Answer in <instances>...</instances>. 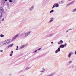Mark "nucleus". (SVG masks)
Listing matches in <instances>:
<instances>
[{"label": "nucleus", "instance_id": "f257e3e1", "mask_svg": "<svg viewBox=\"0 0 76 76\" xmlns=\"http://www.w3.org/2000/svg\"><path fill=\"white\" fill-rule=\"evenodd\" d=\"M11 40L10 39H9L4 41H3L2 42V43H0V48L2 47L4 45H7L10 43V42H10Z\"/></svg>", "mask_w": 76, "mask_h": 76}, {"label": "nucleus", "instance_id": "f03ea898", "mask_svg": "<svg viewBox=\"0 0 76 76\" xmlns=\"http://www.w3.org/2000/svg\"><path fill=\"white\" fill-rule=\"evenodd\" d=\"M31 31H29L26 32H25L24 34V33H22L20 34V35L23 37H27L31 33Z\"/></svg>", "mask_w": 76, "mask_h": 76}, {"label": "nucleus", "instance_id": "7ed1b4c3", "mask_svg": "<svg viewBox=\"0 0 76 76\" xmlns=\"http://www.w3.org/2000/svg\"><path fill=\"white\" fill-rule=\"evenodd\" d=\"M19 34H20V33L15 35L14 37L12 39V41H14L18 37L19 35Z\"/></svg>", "mask_w": 76, "mask_h": 76}, {"label": "nucleus", "instance_id": "20e7f679", "mask_svg": "<svg viewBox=\"0 0 76 76\" xmlns=\"http://www.w3.org/2000/svg\"><path fill=\"white\" fill-rule=\"evenodd\" d=\"M73 53L72 51H71L70 53H69V54L68 55V57L69 58H71L72 55H73Z\"/></svg>", "mask_w": 76, "mask_h": 76}, {"label": "nucleus", "instance_id": "39448f33", "mask_svg": "<svg viewBox=\"0 0 76 76\" xmlns=\"http://www.w3.org/2000/svg\"><path fill=\"white\" fill-rule=\"evenodd\" d=\"M0 12L1 13H4V11L2 7H0Z\"/></svg>", "mask_w": 76, "mask_h": 76}, {"label": "nucleus", "instance_id": "423d86ee", "mask_svg": "<svg viewBox=\"0 0 76 76\" xmlns=\"http://www.w3.org/2000/svg\"><path fill=\"white\" fill-rule=\"evenodd\" d=\"M50 20L48 22V23H52V22L54 21V19L53 17H51L50 18Z\"/></svg>", "mask_w": 76, "mask_h": 76}, {"label": "nucleus", "instance_id": "0eeeda50", "mask_svg": "<svg viewBox=\"0 0 76 76\" xmlns=\"http://www.w3.org/2000/svg\"><path fill=\"white\" fill-rule=\"evenodd\" d=\"M34 5H32L31 7L29 9V10L31 11H32L33 10V9L34 8Z\"/></svg>", "mask_w": 76, "mask_h": 76}, {"label": "nucleus", "instance_id": "6e6552de", "mask_svg": "<svg viewBox=\"0 0 76 76\" xmlns=\"http://www.w3.org/2000/svg\"><path fill=\"white\" fill-rule=\"evenodd\" d=\"M55 34V33H52L51 34H50L49 35H48L47 36V37H50L51 36H52L53 35H54Z\"/></svg>", "mask_w": 76, "mask_h": 76}, {"label": "nucleus", "instance_id": "1a4fd4ad", "mask_svg": "<svg viewBox=\"0 0 76 76\" xmlns=\"http://www.w3.org/2000/svg\"><path fill=\"white\" fill-rule=\"evenodd\" d=\"M13 44H10L8 46V48H11V47H12V46H13Z\"/></svg>", "mask_w": 76, "mask_h": 76}, {"label": "nucleus", "instance_id": "9d476101", "mask_svg": "<svg viewBox=\"0 0 76 76\" xmlns=\"http://www.w3.org/2000/svg\"><path fill=\"white\" fill-rule=\"evenodd\" d=\"M58 44L60 45L63 43V41L62 40H61L60 42H58Z\"/></svg>", "mask_w": 76, "mask_h": 76}, {"label": "nucleus", "instance_id": "9b49d317", "mask_svg": "<svg viewBox=\"0 0 76 76\" xmlns=\"http://www.w3.org/2000/svg\"><path fill=\"white\" fill-rule=\"evenodd\" d=\"M31 66H28L25 69V70H27L31 68Z\"/></svg>", "mask_w": 76, "mask_h": 76}, {"label": "nucleus", "instance_id": "f8f14e48", "mask_svg": "<svg viewBox=\"0 0 76 76\" xmlns=\"http://www.w3.org/2000/svg\"><path fill=\"white\" fill-rule=\"evenodd\" d=\"M27 45L26 44H25L23 45V46H22L20 48L21 49H22V48H24V47H25Z\"/></svg>", "mask_w": 76, "mask_h": 76}, {"label": "nucleus", "instance_id": "ddd939ff", "mask_svg": "<svg viewBox=\"0 0 76 76\" xmlns=\"http://www.w3.org/2000/svg\"><path fill=\"white\" fill-rule=\"evenodd\" d=\"M64 45L62 44L59 47V48H64Z\"/></svg>", "mask_w": 76, "mask_h": 76}, {"label": "nucleus", "instance_id": "4468645a", "mask_svg": "<svg viewBox=\"0 0 76 76\" xmlns=\"http://www.w3.org/2000/svg\"><path fill=\"white\" fill-rule=\"evenodd\" d=\"M56 7V3H55L54 4V5L53 6V7H52V9H54L55 7Z\"/></svg>", "mask_w": 76, "mask_h": 76}, {"label": "nucleus", "instance_id": "2eb2a0df", "mask_svg": "<svg viewBox=\"0 0 76 76\" xmlns=\"http://www.w3.org/2000/svg\"><path fill=\"white\" fill-rule=\"evenodd\" d=\"M72 12L74 13L76 12V8L73 9L72 11Z\"/></svg>", "mask_w": 76, "mask_h": 76}, {"label": "nucleus", "instance_id": "dca6fc26", "mask_svg": "<svg viewBox=\"0 0 76 76\" xmlns=\"http://www.w3.org/2000/svg\"><path fill=\"white\" fill-rule=\"evenodd\" d=\"M3 17V15L2 13L0 12V19L1 18V17Z\"/></svg>", "mask_w": 76, "mask_h": 76}, {"label": "nucleus", "instance_id": "f3484780", "mask_svg": "<svg viewBox=\"0 0 76 76\" xmlns=\"http://www.w3.org/2000/svg\"><path fill=\"white\" fill-rule=\"evenodd\" d=\"M56 4V7H59V5L58 3H57Z\"/></svg>", "mask_w": 76, "mask_h": 76}, {"label": "nucleus", "instance_id": "a211bd4d", "mask_svg": "<svg viewBox=\"0 0 76 76\" xmlns=\"http://www.w3.org/2000/svg\"><path fill=\"white\" fill-rule=\"evenodd\" d=\"M54 12V10H52L50 11V14H51L52 13Z\"/></svg>", "mask_w": 76, "mask_h": 76}, {"label": "nucleus", "instance_id": "6ab92c4d", "mask_svg": "<svg viewBox=\"0 0 76 76\" xmlns=\"http://www.w3.org/2000/svg\"><path fill=\"white\" fill-rule=\"evenodd\" d=\"M72 4L71 2H70V3H69L67 4V6H69V5H72Z\"/></svg>", "mask_w": 76, "mask_h": 76}, {"label": "nucleus", "instance_id": "aec40b11", "mask_svg": "<svg viewBox=\"0 0 76 76\" xmlns=\"http://www.w3.org/2000/svg\"><path fill=\"white\" fill-rule=\"evenodd\" d=\"M13 3L15 4L16 3V2L15 0H13L12 1Z\"/></svg>", "mask_w": 76, "mask_h": 76}, {"label": "nucleus", "instance_id": "412c9836", "mask_svg": "<svg viewBox=\"0 0 76 76\" xmlns=\"http://www.w3.org/2000/svg\"><path fill=\"white\" fill-rule=\"evenodd\" d=\"M72 60H70L68 62L69 64H70L71 63H72Z\"/></svg>", "mask_w": 76, "mask_h": 76}, {"label": "nucleus", "instance_id": "4be33fe9", "mask_svg": "<svg viewBox=\"0 0 76 76\" xmlns=\"http://www.w3.org/2000/svg\"><path fill=\"white\" fill-rule=\"evenodd\" d=\"M7 4L8 6V7L10 6L9 2H7Z\"/></svg>", "mask_w": 76, "mask_h": 76}, {"label": "nucleus", "instance_id": "5701e85b", "mask_svg": "<svg viewBox=\"0 0 76 76\" xmlns=\"http://www.w3.org/2000/svg\"><path fill=\"white\" fill-rule=\"evenodd\" d=\"M60 48H58L57 50L58 52H60Z\"/></svg>", "mask_w": 76, "mask_h": 76}, {"label": "nucleus", "instance_id": "b1692460", "mask_svg": "<svg viewBox=\"0 0 76 76\" xmlns=\"http://www.w3.org/2000/svg\"><path fill=\"white\" fill-rule=\"evenodd\" d=\"M37 52V50H36L35 51H34V52H33L32 53L34 54L35 53H36Z\"/></svg>", "mask_w": 76, "mask_h": 76}, {"label": "nucleus", "instance_id": "393cba45", "mask_svg": "<svg viewBox=\"0 0 76 76\" xmlns=\"http://www.w3.org/2000/svg\"><path fill=\"white\" fill-rule=\"evenodd\" d=\"M4 35H3V34H1L0 35V37H4Z\"/></svg>", "mask_w": 76, "mask_h": 76}, {"label": "nucleus", "instance_id": "a878e982", "mask_svg": "<svg viewBox=\"0 0 76 76\" xmlns=\"http://www.w3.org/2000/svg\"><path fill=\"white\" fill-rule=\"evenodd\" d=\"M54 75V74H51L50 75H49L50 76H53Z\"/></svg>", "mask_w": 76, "mask_h": 76}, {"label": "nucleus", "instance_id": "bb28decb", "mask_svg": "<svg viewBox=\"0 0 76 76\" xmlns=\"http://www.w3.org/2000/svg\"><path fill=\"white\" fill-rule=\"evenodd\" d=\"M74 2H75V1H71V3L72 4H74Z\"/></svg>", "mask_w": 76, "mask_h": 76}, {"label": "nucleus", "instance_id": "cd10ccee", "mask_svg": "<svg viewBox=\"0 0 76 76\" xmlns=\"http://www.w3.org/2000/svg\"><path fill=\"white\" fill-rule=\"evenodd\" d=\"M16 48H17L16 49V50H18V46H17Z\"/></svg>", "mask_w": 76, "mask_h": 76}, {"label": "nucleus", "instance_id": "c85d7f7f", "mask_svg": "<svg viewBox=\"0 0 76 76\" xmlns=\"http://www.w3.org/2000/svg\"><path fill=\"white\" fill-rule=\"evenodd\" d=\"M67 45V44L66 43H65L64 45V47H66V46Z\"/></svg>", "mask_w": 76, "mask_h": 76}, {"label": "nucleus", "instance_id": "c756f323", "mask_svg": "<svg viewBox=\"0 0 76 76\" xmlns=\"http://www.w3.org/2000/svg\"><path fill=\"white\" fill-rule=\"evenodd\" d=\"M58 52V50H56L55 51V53H57Z\"/></svg>", "mask_w": 76, "mask_h": 76}, {"label": "nucleus", "instance_id": "7c9ffc66", "mask_svg": "<svg viewBox=\"0 0 76 76\" xmlns=\"http://www.w3.org/2000/svg\"><path fill=\"white\" fill-rule=\"evenodd\" d=\"M9 1L11 3L12 2V0H9Z\"/></svg>", "mask_w": 76, "mask_h": 76}, {"label": "nucleus", "instance_id": "2f4dec72", "mask_svg": "<svg viewBox=\"0 0 76 76\" xmlns=\"http://www.w3.org/2000/svg\"><path fill=\"white\" fill-rule=\"evenodd\" d=\"M61 2L62 3H64V1H61Z\"/></svg>", "mask_w": 76, "mask_h": 76}, {"label": "nucleus", "instance_id": "473e14b6", "mask_svg": "<svg viewBox=\"0 0 76 76\" xmlns=\"http://www.w3.org/2000/svg\"><path fill=\"white\" fill-rule=\"evenodd\" d=\"M41 49V48H39L38 49H37V51H39V50H40Z\"/></svg>", "mask_w": 76, "mask_h": 76}, {"label": "nucleus", "instance_id": "72a5a7b5", "mask_svg": "<svg viewBox=\"0 0 76 76\" xmlns=\"http://www.w3.org/2000/svg\"><path fill=\"white\" fill-rule=\"evenodd\" d=\"M3 50H0V52L1 53L3 52Z\"/></svg>", "mask_w": 76, "mask_h": 76}, {"label": "nucleus", "instance_id": "f704fd0d", "mask_svg": "<svg viewBox=\"0 0 76 76\" xmlns=\"http://www.w3.org/2000/svg\"><path fill=\"white\" fill-rule=\"evenodd\" d=\"M2 3L3 4H4L5 3V1H3Z\"/></svg>", "mask_w": 76, "mask_h": 76}, {"label": "nucleus", "instance_id": "c9c22d12", "mask_svg": "<svg viewBox=\"0 0 76 76\" xmlns=\"http://www.w3.org/2000/svg\"><path fill=\"white\" fill-rule=\"evenodd\" d=\"M4 18H3V19L1 20V21L3 22V21H4Z\"/></svg>", "mask_w": 76, "mask_h": 76}, {"label": "nucleus", "instance_id": "e433bc0d", "mask_svg": "<svg viewBox=\"0 0 76 76\" xmlns=\"http://www.w3.org/2000/svg\"><path fill=\"white\" fill-rule=\"evenodd\" d=\"M68 32H69V30H67V31H66V33H67Z\"/></svg>", "mask_w": 76, "mask_h": 76}, {"label": "nucleus", "instance_id": "4c0bfd02", "mask_svg": "<svg viewBox=\"0 0 76 76\" xmlns=\"http://www.w3.org/2000/svg\"><path fill=\"white\" fill-rule=\"evenodd\" d=\"M74 53L75 55H76V51H75Z\"/></svg>", "mask_w": 76, "mask_h": 76}, {"label": "nucleus", "instance_id": "58836bf2", "mask_svg": "<svg viewBox=\"0 0 76 76\" xmlns=\"http://www.w3.org/2000/svg\"><path fill=\"white\" fill-rule=\"evenodd\" d=\"M45 69H43V70H42V72H44L45 71Z\"/></svg>", "mask_w": 76, "mask_h": 76}, {"label": "nucleus", "instance_id": "ea45409f", "mask_svg": "<svg viewBox=\"0 0 76 76\" xmlns=\"http://www.w3.org/2000/svg\"><path fill=\"white\" fill-rule=\"evenodd\" d=\"M40 72H43V71L42 70H41L40 71Z\"/></svg>", "mask_w": 76, "mask_h": 76}, {"label": "nucleus", "instance_id": "a19ab883", "mask_svg": "<svg viewBox=\"0 0 76 76\" xmlns=\"http://www.w3.org/2000/svg\"><path fill=\"white\" fill-rule=\"evenodd\" d=\"M4 1L5 2H7V0H4Z\"/></svg>", "mask_w": 76, "mask_h": 76}, {"label": "nucleus", "instance_id": "79ce46f5", "mask_svg": "<svg viewBox=\"0 0 76 76\" xmlns=\"http://www.w3.org/2000/svg\"><path fill=\"white\" fill-rule=\"evenodd\" d=\"M12 54H10V56H12Z\"/></svg>", "mask_w": 76, "mask_h": 76}, {"label": "nucleus", "instance_id": "37998d69", "mask_svg": "<svg viewBox=\"0 0 76 76\" xmlns=\"http://www.w3.org/2000/svg\"><path fill=\"white\" fill-rule=\"evenodd\" d=\"M72 1V0H68V1Z\"/></svg>", "mask_w": 76, "mask_h": 76}, {"label": "nucleus", "instance_id": "c03bdc74", "mask_svg": "<svg viewBox=\"0 0 76 76\" xmlns=\"http://www.w3.org/2000/svg\"><path fill=\"white\" fill-rule=\"evenodd\" d=\"M69 30H72V29H71V28L69 29Z\"/></svg>", "mask_w": 76, "mask_h": 76}, {"label": "nucleus", "instance_id": "a18cd8bd", "mask_svg": "<svg viewBox=\"0 0 76 76\" xmlns=\"http://www.w3.org/2000/svg\"><path fill=\"white\" fill-rule=\"evenodd\" d=\"M11 53H13V51H11Z\"/></svg>", "mask_w": 76, "mask_h": 76}, {"label": "nucleus", "instance_id": "49530a36", "mask_svg": "<svg viewBox=\"0 0 76 76\" xmlns=\"http://www.w3.org/2000/svg\"><path fill=\"white\" fill-rule=\"evenodd\" d=\"M51 44L53 43V42H51Z\"/></svg>", "mask_w": 76, "mask_h": 76}, {"label": "nucleus", "instance_id": "de8ad7c7", "mask_svg": "<svg viewBox=\"0 0 76 76\" xmlns=\"http://www.w3.org/2000/svg\"><path fill=\"white\" fill-rule=\"evenodd\" d=\"M1 23V21H0V24Z\"/></svg>", "mask_w": 76, "mask_h": 76}, {"label": "nucleus", "instance_id": "09e8293b", "mask_svg": "<svg viewBox=\"0 0 76 76\" xmlns=\"http://www.w3.org/2000/svg\"><path fill=\"white\" fill-rule=\"evenodd\" d=\"M47 76H50V75H47Z\"/></svg>", "mask_w": 76, "mask_h": 76}]
</instances>
